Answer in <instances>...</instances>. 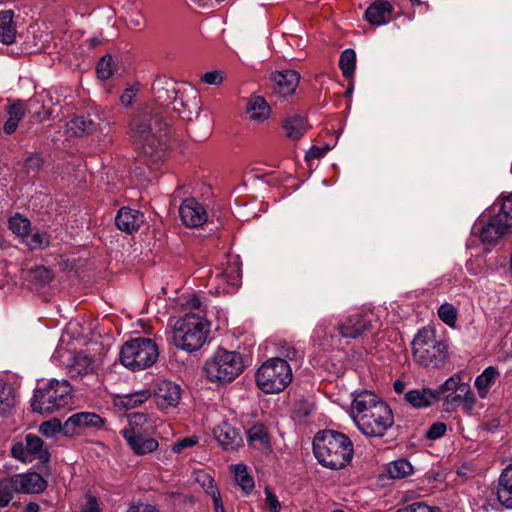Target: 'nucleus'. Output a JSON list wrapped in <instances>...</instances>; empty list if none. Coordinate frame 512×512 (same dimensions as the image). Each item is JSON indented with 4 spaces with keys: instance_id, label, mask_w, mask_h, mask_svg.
Returning <instances> with one entry per match:
<instances>
[{
    "instance_id": "nucleus-4",
    "label": "nucleus",
    "mask_w": 512,
    "mask_h": 512,
    "mask_svg": "<svg viewBox=\"0 0 512 512\" xmlns=\"http://www.w3.org/2000/svg\"><path fill=\"white\" fill-rule=\"evenodd\" d=\"M413 357L417 363L427 368H438L447 358V345L436 338L435 330L424 327L418 331L412 341Z\"/></svg>"
},
{
    "instance_id": "nucleus-26",
    "label": "nucleus",
    "mask_w": 512,
    "mask_h": 512,
    "mask_svg": "<svg viewBox=\"0 0 512 512\" xmlns=\"http://www.w3.org/2000/svg\"><path fill=\"white\" fill-rule=\"evenodd\" d=\"M393 6L389 1L376 0L365 11V19L372 25H384L391 19Z\"/></svg>"
},
{
    "instance_id": "nucleus-7",
    "label": "nucleus",
    "mask_w": 512,
    "mask_h": 512,
    "mask_svg": "<svg viewBox=\"0 0 512 512\" xmlns=\"http://www.w3.org/2000/svg\"><path fill=\"white\" fill-rule=\"evenodd\" d=\"M255 380L258 388L264 393H279L291 383L292 370L285 359L270 358L258 368Z\"/></svg>"
},
{
    "instance_id": "nucleus-2",
    "label": "nucleus",
    "mask_w": 512,
    "mask_h": 512,
    "mask_svg": "<svg viewBox=\"0 0 512 512\" xmlns=\"http://www.w3.org/2000/svg\"><path fill=\"white\" fill-rule=\"evenodd\" d=\"M313 452L322 466L333 470L347 466L354 454L350 438L335 430L319 431L313 439Z\"/></svg>"
},
{
    "instance_id": "nucleus-18",
    "label": "nucleus",
    "mask_w": 512,
    "mask_h": 512,
    "mask_svg": "<svg viewBox=\"0 0 512 512\" xmlns=\"http://www.w3.org/2000/svg\"><path fill=\"white\" fill-rule=\"evenodd\" d=\"M476 403V398L470 385H460L456 391L450 392L443 400V407L446 412H452L460 405L465 411L470 412Z\"/></svg>"
},
{
    "instance_id": "nucleus-15",
    "label": "nucleus",
    "mask_w": 512,
    "mask_h": 512,
    "mask_svg": "<svg viewBox=\"0 0 512 512\" xmlns=\"http://www.w3.org/2000/svg\"><path fill=\"white\" fill-rule=\"evenodd\" d=\"M383 401L371 391H361L354 396L352 402V417L359 428L364 418L371 414L372 409L376 405H380Z\"/></svg>"
},
{
    "instance_id": "nucleus-23",
    "label": "nucleus",
    "mask_w": 512,
    "mask_h": 512,
    "mask_svg": "<svg viewBox=\"0 0 512 512\" xmlns=\"http://www.w3.org/2000/svg\"><path fill=\"white\" fill-rule=\"evenodd\" d=\"M157 404L161 407H174L181 397L180 386L174 382L163 380L157 383L155 388Z\"/></svg>"
},
{
    "instance_id": "nucleus-19",
    "label": "nucleus",
    "mask_w": 512,
    "mask_h": 512,
    "mask_svg": "<svg viewBox=\"0 0 512 512\" xmlns=\"http://www.w3.org/2000/svg\"><path fill=\"white\" fill-rule=\"evenodd\" d=\"M179 214L184 225L187 227L201 226L207 220V213L196 199H185L180 208Z\"/></svg>"
},
{
    "instance_id": "nucleus-9",
    "label": "nucleus",
    "mask_w": 512,
    "mask_h": 512,
    "mask_svg": "<svg viewBox=\"0 0 512 512\" xmlns=\"http://www.w3.org/2000/svg\"><path fill=\"white\" fill-rule=\"evenodd\" d=\"M394 424L392 410L384 401L376 405L371 414L364 418L359 426V431L368 437H382Z\"/></svg>"
},
{
    "instance_id": "nucleus-52",
    "label": "nucleus",
    "mask_w": 512,
    "mask_h": 512,
    "mask_svg": "<svg viewBox=\"0 0 512 512\" xmlns=\"http://www.w3.org/2000/svg\"><path fill=\"white\" fill-rule=\"evenodd\" d=\"M43 165V159L39 154H32L28 156L24 163L26 173H37Z\"/></svg>"
},
{
    "instance_id": "nucleus-55",
    "label": "nucleus",
    "mask_w": 512,
    "mask_h": 512,
    "mask_svg": "<svg viewBox=\"0 0 512 512\" xmlns=\"http://www.w3.org/2000/svg\"><path fill=\"white\" fill-rule=\"evenodd\" d=\"M435 507L428 506L424 502H415L398 509L396 512H437Z\"/></svg>"
},
{
    "instance_id": "nucleus-47",
    "label": "nucleus",
    "mask_w": 512,
    "mask_h": 512,
    "mask_svg": "<svg viewBox=\"0 0 512 512\" xmlns=\"http://www.w3.org/2000/svg\"><path fill=\"white\" fill-rule=\"evenodd\" d=\"M438 316L445 324L453 327L457 320V309L452 304L444 303L438 309Z\"/></svg>"
},
{
    "instance_id": "nucleus-50",
    "label": "nucleus",
    "mask_w": 512,
    "mask_h": 512,
    "mask_svg": "<svg viewBox=\"0 0 512 512\" xmlns=\"http://www.w3.org/2000/svg\"><path fill=\"white\" fill-rule=\"evenodd\" d=\"M63 432V425L59 419H51L39 426V432L46 437H53L57 432Z\"/></svg>"
},
{
    "instance_id": "nucleus-10",
    "label": "nucleus",
    "mask_w": 512,
    "mask_h": 512,
    "mask_svg": "<svg viewBox=\"0 0 512 512\" xmlns=\"http://www.w3.org/2000/svg\"><path fill=\"white\" fill-rule=\"evenodd\" d=\"M12 456L21 462H31L37 458L42 464H47L50 460V453L43 449V440L34 434L25 436V443H15L11 448Z\"/></svg>"
},
{
    "instance_id": "nucleus-41",
    "label": "nucleus",
    "mask_w": 512,
    "mask_h": 512,
    "mask_svg": "<svg viewBox=\"0 0 512 512\" xmlns=\"http://www.w3.org/2000/svg\"><path fill=\"white\" fill-rule=\"evenodd\" d=\"M356 64V53L353 49H345L339 59V67L345 78H352Z\"/></svg>"
},
{
    "instance_id": "nucleus-58",
    "label": "nucleus",
    "mask_w": 512,
    "mask_h": 512,
    "mask_svg": "<svg viewBox=\"0 0 512 512\" xmlns=\"http://www.w3.org/2000/svg\"><path fill=\"white\" fill-rule=\"evenodd\" d=\"M147 422V416L143 413H131L128 416V425L125 428L142 429V425Z\"/></svg>"
},
{
    "instance_id": "nucleus-25",
    "label": "nucleus",
    "mask_w": 512,
    "mask_h": 512,
    "mask_svg": "<svg viewBox=\"0 0 512 512\" xmlns=\"http://www.w3.org/2000/svg\"><path fill=\"white\" fill-rule=\"evenodd\" d=\"M214 436L219 445L225 450H235L243 442L239 431L227 422H223L214 430Z\"/></svg>"
},
{
    "instance_id": "nucleus-36",
    "label": "nucleus",
    "mask_w": 512,
    "mask_h": 512,
    "mask_svg": "<svg viewBox=\"0 0 512 512\" xmlns=\"http://www.w3.org/2000/svg\"><path fill=\"white\" fill-rule=\"evenodd\" d=\"M499 377V371L494 366L487 367L480 375L475 379V387L481 398H486L489 389L495 383Z\"/></svg>"
},
{
    "instance_id": "nucleus-27",
    "label": "nucleus",
    "mask_w": 512,
    "mask_h": 512,
    "mask_svg": "<svg viewBox=\"0 0 512 512\" xmlns=\"http://www.w3.org/2000/svg\"><path fill=\"white\" fill-rule=\"evenodd\" d=\"M15 478L16 483L18 484L19 493H41L47 487V481L36 472L16 474Z\"/></svg>"
},
{
    "instance_id": "nucleus-17",
    "label": "nucleus",
    "mask_w": 512,
    "mask_h": 512,
    "mask_svg": "<svg viewBox=\"0 0 512 512\" xmlns=\"http://www.w3.org/2000/svg\"><path fill=\"white\" fill-rule=\"evenodd\" d=\"M479 230V237L484 244L495 245L511 228V226L498 214L492 216Z\"/></svg>"
},
{
    "instance_id": "nucleus-38",
    "label": "nucleus",
    "mask_w": 512,
    "mask_h": 512,
    "mask_svg": "<svg viewBox=\"0 0 512 512\" xmlns=\"http://www.w3.org/2000/svg\"><path fill=\"white\" fill-rule=\"evenodd\" d=\"M14 493H19L15 475L0 480V507H5L13 499Z\"/></svg>"
},
{
    "instance_id": "nucleus-1",
    "label": "nucleus",
    "mask_w": 512,
    "mask_h": 512,
    "mask_svg": "<svg viewBox=\"0 0 512 512\" xmlns=\"http://www.w3.org/2000/svg\"><path fill=\"white\" fill-rule=\"evenodd\" d=\"M129 134L137 149L153 163L165 156L169 124L162 110L146 108L139 112L130 122Z\"/></svg>"
},
{
    "instance_id": "nucleus-34",
    "label": "nucleus",
    "mask_w": 512,
    "mask_h": 512,
    "mask_svg": "<svg viewBox=\"0 0 512 512\" xmlns=\"http://www.w3.org/2000/svg\"><path fill=\"white\" fill-rule=\"evenodd\" d=\"M404 398L416 408L428 407L433 401L438 400L435 391L428 388L411 390L405 394Z\"/></svg>"
},
{
    "instance_id": "nucleus-11",
    "label": "nucleus",
    "mask_w": 512,
    "mask_h": 512,
    "mask_svg": "<svg viewBox=\"0 0 512 512\" xmlns=\"http://www.w3.org/2000/svg\"><path fill=\"white\" fill-rule=\"evenodd\" d=\"M152 91L154 99L159 106L155 109L162 110L163 116L166 117L179 97L176 83L171 79L157 78L152 84Z\"/></svg>"
},
{
    "instance_id": "nucleus-6",
    "label": "nucleus",
    "mask_w": 512,
    "mask_h": 512,
    "mask_svg": "<svg viewBox=\"0 0 512 512\" xmlns=\"http://www.w3.org/2000/svg\"><path fill=\"white\" fill-rule=\"evenodd\" d=\"M72 387L67 380H50L45 387L34 391L31 401L33 412L50 414L65 407L71 400Z\"/></svg>"
},
{
    "instance_id": "nucleus-37",
    "label": "nucleus",
    "mask_w": 512,
    "mask_h": 512,
    "mask_svg": "<svg viewBox=\"0 0 512 512\" xmlns=\"http://www.w3.org/2000/svg\"><path fill=\"white\" fill-rule=\"evenodd\" d=\"M247 112L251 119L263 121L270 116V106L263 97L253 96L247 103Z\"/></svg>"
},
{
    "instance_id": "nucleus-21",
    "label": "nucleus",
    "mask_w": 512,
    "mask_h": 512,
    "mask_svg": "<svg viewBox=\"0 0 512 512\" xmlns=\"http://www.w3.org/2000/svg\"><path fill=\"white\" fill-rule=\"evenodd\" d=\"M144 219L142 212L129 207H122L115 217V224L119 230L132 234L140 229Z\"/></svg>"
},
{
    "instance_id": "nucleus-48",
    "label": "nucleus",
    "mask_w": 512,
    "mask_h": 512,
    "mask_svg": "<svg viewBox=\"0 0 512 512\" xmlns=\"http://www.w3.org/2000/svg\"><path fill=\"white\" fill-rule=\"evenodd\" d=\"M112 56L111 55H104L97 64V76L98 78L102 80L109 79L113 74V68H112Z\"/></svg>"
},
{
    "instance_id": "nucleus-39",
    "label": "nucleus",
    "mask_w": 512,
    "mask_h": 512,
    "mask_svg": "<svg viewBox=\"0 0 512 512\" xmlns=\"http://www.w3.org/2000/svg\"><path fill=\"white\" fill-rule=\"evenodd\" d=\"M234 477L237 485H239L245 494L252 492L254 489V480L249 475L245 465L237 464L234 466Z\"/></svg>"
},
{
    "instance_id": "nucleus-59",
    "label": "nucleus",
    "mask_w": 512,
    "mask_h": 512,
    "mask_svg": "<svg viewBox=\"0 0 512 512\" xmlns=\"http://www.w3.org/2000/svg\"><path fill=\"white\" fill-rule=\"evenodd\" d=\"M202 81L209 85H218L222 83L223 76L219 71H210L202 76Z\"/></svg>"
},
{
    "instance_id": "nucleus-44",
    "label": "nucleus",
    "mask_w": 512,
    "mask_h": 512,
    "mask_svg": "<svg viewBox=\"0 0 512 512\" xmlns=\"http://www.w3.org/2000/svg\"><path fill=\"white\" fill-rule=\"evenodd\" d=\"M15 405V395L10 387L0 381V414L6 413Z\"/></svg>"
},
{
    "instance_id": "nucleus-40",
    "label": "nucleus",
    "mask_w": 512,
    "mask_h": 512,
    "mask_svg": "<svg viewBox=\"0 0 512 512\" xmlns=\"http://www.w3.org/2000/svg\"><path fill=\"white\" fill-rule=\"evenodd\" d=\"M387 470L390 477L393 479H402L413 473L411 463L404 458L389 463Z\"/></svg>"
},
{
    "instance_id": "nucleus-31",
    "label": "nucleus",
    "mask_w": 512,
    "mask_h": 512,
    "mask_svg": "<svg viewBox=\"0 0 512 512\" xmlns=\"http://www.w3.org/2000/svg\"><path fill=\"white\" fill-rule=\"evenodd\" d=\"M150 396L151 393L149 390H140L129 394L117 395L114 399V405L119 409L129 410L143 404Z\"/></svg>"
},
{
    "instance_id": "nucleus-49",
    "label": "nucleus",
    "mask_w": 512,
    "mask_h": 512,
    "mask_svg": "<svg viewBox=\"0 0 512 512\" xmlns=\"http://www.w3.org/2000/svg\"><path fill=\"white\" fill-rule=\"evenodd\" d=\"M32 279L39 285L43 286L50 283L53 279V273L49 268L37 267L30 271Z\"/></svg>"
},
{
    "instance_id": "nucleus-56",
    "label": "nucleus",
    "mask_w": 512,
    "mask_h": 512,
    "mask_svg": "<svg viewBox=\"0 0 512 512\" xmlns=\"http://www.w3.org/2000/svg\"><path fill=\"white\" fill-rule=\"evenodd\" d=\"M264 492H265V496H266L265 502H266V505L269 508V510L271 512H279L281 509V505H280V502L278 501L277 496L273 493V491L269 487H265Z\"/></svg>"
},
{
    "instance_id": "nucleus-54",
    "label": "nucleus",
    "mask_w": 512,
    "mask_h": 512,
    "mask_svg": "<svg viewBox=\"0 0 512 512\" xmlns=\"http://www.w3.org/2000/svg\"><path fill=\"white\" fill-rule=\"evenodd\" d=\"M446 430L447 426L445 423L435 422L428 428L425 435L429 440H436L442 437L446 433Z\"/></svg>"
},
{
    "instance_id": "nucleus-35",
    "label": "nucleus",
    "mask_w": 512,
    "mask_h": 512,
    "mask_svg": "<svg viewBox=\"0 0 512 512\" xmlns=\"http://www.w3.org/2000/svg\"><path fill=\"white\" fill-rule=\"evenodd\" d=\"M286 136L291 140L300 139L307 131V121L300 115L288 117L283 122Z\"/></svg>"
},
{
    "instance_id": "nucleus-29",
    "label": "nucleus",
    "mask_w": 512,
    "mask_h": 512,
    "mask_svg": "<svg viewBox=\"0 0 512 512\" xmlns=\"http://www.w3.org/2000/svg\"><path fill=\"white\" fill-rule=\"evenodd\" d=\"M12 10L0 11V42L10 45L15 42L17 37L16 24L13 20Z\"/></svg>"
},
{
    "instance_id": "nucleus-53",
    "label": "nucleus",
    "mask_w": 512,
    "mask_h": 512,
    "mask_svg": "<svg viewBox=\"0 0 512 512\" xmlns=\"http://www.w3.org/2000/svg\"><path fill=\"white\" fill-rule=\"evenodd\" d=\"M35 106H37L39 109H42V110H35L32 113V118H34L35 120L41 122V121L46 120V119H48L50 117V112L48 110H45L43 105H41L38 100L30 99L28 101L29 112H31V109L34 108Z\"/></svg>"
},
{
    "instance_id": "nucleus-13",
    "label": "nucleus",
    "mask_w": 512,
    "mask_h": 512,
    "mask_svg": "<svg viewBox=\"0 0 512 512\" xmlns=\"http://www.w3.org/2000/svg\"><path fill=\"white\" fill-rule=\"evenodd\" d=\"M201 110V98L198 92L190 88L180 93L171 111L177 113L185 121H192L199 116Z\"/></svg>"
},
{
    "instance_id": "nucleus-22",
    "label": "nucleus",
    "mask_w": 512,
    "mask_h": 512,
    "mask_svg": "<svg viewBox=\"0 0 512 512\" xmlns=\"http://www.w3.org/2000/svg\"><path fill=\"white\" fill-rule=\"evenodd\" d=\"M271 79L274 92L285 97L295 91L299 83V74L294 70L277 71L272 73Z\"/></svg>"
},
{
    "instance_id": "nucleus-60",
    "label": "nucleus",
    "mask_w": 512,
    "mask_h": 512,
    "mask_svg": "<svg viewBox=\"0 0 512 512\" xmlns=\"http://www.w3.org/2000/svg\"><path fill=\"white\" fill-rule=\"evenodd\" d=\"M196 442L197 441L194 438L185 437V438H182V439L178 440L176 443H174L173 446H172V450L175 453H180L184 449H186L188 447H192L193 445H195Z\"/></svg>"
},
{
    "instance_id": "nucleus-5",
    "label": "nucleus",
    "mask_w": 512,
    "mask_h": 512,
    "mask_svg": "<svg viewBox=\"0 0 512 512\" xmlns=\"http://www.w3.org/2000/svg\"><path fill=\"white\" fill-rule=\"evenodd\" d=\"M120 362L132 371H140L151 367L159 357L157 343L145 337H137L126 341L120 350Z\"/></svg>"
},
{
    "instance_id": "nucleus-51",
    "label": "nucleus",
    "mask_w": 512,
    "mask_h": 512,
    "mask_svg": "<svg viewBox=\"0 0 512 512\" xmlns=\"http://www.w3.org/2000/svg\"><path fill=\"white\" fill-rule=\"evenodd\" d=\"M497 214L512 227V194L503 197Z\"/></svg>"
},
{
    "instance_id": "nucleus-8",
    "label": "nucleus",
    "mask_w": 512,
    "mask_h": 512,
    "mask_svg": "<svg viewBox=\"0 0 512 512\" xmlns=\"http://www.w3.org/2000/svg\"><path fill=\"white\" fill-rule=\"evenodd\" d=\"M244 369L242 357L237 352L219 348L206 360L204 371L212 382L228 383L238 377Z\"/></svg>"
},
{
    "instance_id": "nucleus-28",
    "label": "nucleus",
    "mask_w": 512,
    "mask_h": 512,
    "mask_svg": "<svg viewBox=\"0 0 512 512\" xmlns=\"http://www.w3.org/2000/svg\"><path fill=\"white\" fill-rule=\"evenodd\" d=\"M26 111V104L22 100H15L7 106L6 112L8 119L5 121L3 126V131L7 135H11L17 130L19 122L26 115Z\"/></svg>"
},
{
    "instance_id": "nucleus-20",
    "label": "nucleus",
    "mask_w": 512,
    "mask_h": 512,
    "mask_svg": "<svg viewBox=\"0 0 512 512\" xmlns=\"http://www.w3.org/2000/svg\"><path fill=\"white\" fill-rule=\"evenodd\" d=\"M494 495L506 509H512V464L506 466L498 477Z\"/></svg>"
},
{
    "instance_id": "nucleus-62",
    "label": "nucleus",
    "mask_w": 512,
    "mask_h": 512,
    "mask_svg": "<svg viewBox=\"0 0 512 512\" xmlns=\"http://www.w3.org/2000/svg\"><path fill=\"white\" fill-rule=\"evenodd\" d=\"M205 480H207V483H203V487L205 489V492L211 496V498L220 496V492L216 484L214 483V480L209 477L208 475H205Z\"/></svg>"
},
{
    "instance_id": "nucleus-57",
    "label": "nucleus",
    "mask_w": 512,
    "mask_h": 512,
    "mask_svg": "<svg viewBox=\"0 0 512 512\" xmlns=\"http://www.w3.org/2000/svg\"><path fill=\"white\" fill-rule=\"evenodd\" d=\"M125 21L130 28H139L143 24V16L138 10L131 11L125 16Z\"/></svg>"
},
{
    "instance_id": "nucleus-32",
    "label": "nucleus",
    "mask_w": 512,
    "mask_h": 512,
    "mask_svg": "<svg viewBox=\"0 0 512 512\" xmlns=\"http://www.w3.org/2000/svg\"><path fill=\"white\" fill-rule=\"evenodd\" d=\"M47 38L48 34H43L35 27L30 26L27 31V40L23 42V52L33 54L44 51Z\"/></svg>"
},
{
    "instance_id": "nucleus-14",
    "label": "nucleus",
    "mask_w": 512,
    "mask_h": 512,
    "mask_svg": "<svg viewBox=\"0 0 512 512\" xmlns=\"http://www.w3.org/2000/svg\"><path fill=\"white\" fill-rule=\"evenodd\" d=\"M121 434L135 455H145L158 448V441L144 435L143 429L123 428Z\"/></svg>"
},
{
    "instance_id": "nucleus-16",
    "label": "nucleus",
    "mask_w": 512,
    "mask_h": 512,
    "mask_svg": "<svg viewBox=\"0 0 512 512\" xmlns=\"http://www.w3.org/2000/svg\"><path fill=\"white\" fill-rule=\"evenodd\" d=\"M104 424V420L96 413L79 412L70 416L63 424V434L73 436L85 428H99Z\"/></svg>"
},
{
    "instance_id": "nucleus-12",
    "label": "nucleus",
    "mask_w": 512,
    "mask_h": 512,
    "mask_svg": "<svg viewBox=\"0 0 512 512\" xmlns=\"http://www.w3.org/2000/svg\"><path fill=\"white\" fill-rule=\"evenodd\" d=\"M372 321V314L356 313L340 322L337 328L343 338L357 339L372 329Z\"/></svg>"
},
{
    "instance_id": "nucleus-63",
    "label": "nucleus",
    "mask_w": 512,
    "mask_h": 512,
    "mask_svg": "<svg viewBox=\"0 0 512 512\" xmlns=\"http://www.w3.org/2000/svg\"><path fill=\"white\" fill-rule=\"evenodd\" d=\"M127 512H160L155 506L146 503H138L128 508Z\"/></svg>"
},
{
    "instance_id": "nucleus-61",
    "label": "nucleus",
    "mask_w": 512,
    "mask_h": 512,
    "mask_svg": "<svg viewBox=\"0 0 512 512\" xmlns=\"http://www.w3.org/2000/svg\"><path fill=\"white\" fill-rule=\"evenodd\" d=\"M86 504L82 508L81 512H101L98 500L91 494L86 495Z\"/></svg>"
},
{
    "instance_id": "nucleus-33",
    "label": "nucleus",
    "mask_w": 512,
    "mask_h": 512,
    "mask_svg": "<svg viewBox=\"0 0 512 512\" xmlns=\"http://www.w3.org/2000/svg\"><path fill=\"white\" fill-rule=\"evenodd\" d=\"M68 130L77 137L91 134L99 128V124L86 116H76L67 123Z\"/></svg>"
},
{
    "instance_id": "nucleus-30",
    "label": "nucleus",
    "mask_w": 512,
    "mask_h": 512,
    "mask_svg": "<svg viewBox=\"0 0 512 512\" xmlns=\"http://www.w3.org/2000/svg\"><path fill=\"white\" fill-rule=\"evenodd\" d=\"M247 442L257 449L271 450L270 437L262 423H256L247 430Z\"/></svg>"
},
{
    "instance_id": "nucleus-45",
    "label": "nucleus",
    "mask_w": 512,
    "mask_h": 512,
    "mask_svg": "<svg viewBox=\"0 0 512 512\" xmlns=\"http://www.w3.org/2000/svg\"><path fill=\"white\" fill-rule=\"evenodd\" d=\"M460 385H468V383L462 382L460 374H454L434 391L439 399L443 393L456 391L457 388H460Z\"/></svg>"
},
{
    "instance_id": "nucleus-46",
    "label": "nucleus",
    "mask_w": 512,
    "mask_h": 512,
    "mask_svg": "<svg viewBox=\"0 0 512 512\" xmlns=\"http://www.w3.org/2000/svg\"><path fill=\"white\" fill-rule=\"evenodd\" d=\"M93 369V361L90 357L86 355H78L75 358V363L72 365L70 372L74 376L87 374L89 371Z\"/></svg>"
},
{
    "instance_id": "nucleus-3",
    "label": "nucleus",
    "mask_w": 512,
    "mask_h": 512,
    "mask_svg": "<svg viewBox=\"0 0 512 512\" xmlns=\"http://www.w3.org/2000/svg\"><path fill=\"white\" fill-rule=\"evenodd\" d=\"M208 333L209 323L204 317L187 313L175 321L172 339L177 348L194 352L206 342Z\"/></svg>"
},
{
    "instance_id": "nucleus-64",
    "label": "nucleus",
    "mask_w": 512,
    "mask_h": 512,
    "mask_svg": "<svg viewBox=\"0 0 512 512\" xmlns=\"http://www.w3.org/2000/svg\"><path fill=\"white\" fill-rule=\"evenodd\" d=\"M325 153H326L325 149H322V148L317 147V146H312L309 149V151L307 152L306 158L308 160H310V159H319V158L323 157Z\"/></svg>"
},
{
    "instance_id": "nucleus-42",
    "label": "nucleus",
    "mask_w": 512,
    "mask_h": 512,
    "mask_svg": "<svg viewBox=\"0 0 512 512\" xmlns=\"http://www.w3.org/2000/svg\"><path fill=\"white\" fill-rule=\"evenodd\" d=\"M9 229L16 235L25 237L28 236L29 228H30V221L21 216L20 214H15L14 216L10 217L9 221Z\"/></svg>"
},
{
    "instance_id": "nucleus-43",
    "label": "nucleus",
    "mask_w": 512,
    "mask_h": 512,
    "mask_svg": "<svg viewBox=\"0 0 512 512\" xmlns=\"http://www.w3.org/2000/svg\"><path fill=\"white\" fill-rule=\"evenodd\" d=\"M26 237V244L31 250L44 249L50 245V236L47 232L36 231Z\"/></svg>"
},
{
    "instance_id": "nucleus-24",
    "label": "nucleus",
    "mask_w": 512,
    "mask_h": 512,
    "mask_svg": "<svg viewBox=\"0 0 512 512\" xmlns=\"http://www.w3.org/2000/svg\"><path fill=\"white\" fill-rule=\"evenodd\" d=\"M215 277L226 283L227 289H223L227 292L229 289L238 288L242 279L241 263L237 258L229 259L221 268L217 269Z\"/></svg>"
}]
</instances>
